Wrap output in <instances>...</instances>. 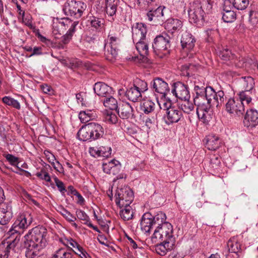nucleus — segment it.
<instances>
[{"instance_id": "f257e3e1", "label": "nucleus", "mask_w": 258, "mask_h": 258, "mask_svg": "<svg viewBox=\"0 0 258 258\" xmlns=\"http://www.w3.org/2000/svg\"><path fill=\"white\" fill-rule=\"evenodd\" d=\"M47 229L43 226H37L29 230L24 236V246L28 258H47L44 254L38 255L39 251L46 246Z\"/></svg>"}, {"instance_id": "f03ea898", "label": "nucleus", "mask_w": 258, "mask_h": 258, "mask_svg": "<svg viewBox=\"0 0 258 258\" xmlns=\"http://www.w3.org/2000/svg\"><path fill=\"white\" fill-rule=\"evenodd\" d=\"M196 96L194 101L197 106V114L200 119L204 123L207 122L210 118V102L208 99L211 96V87L194 89Z\"/></svg>"}, {"instance_id": "7ed1b4c3", "label": "nucleus", "mask_w": 258, "mask_h": 258, "mask_svg": "<svg viewBox=\"0 0 258 258\" xmlns=\"http://www.w3.org/2000/svg\"><path fill=\"white\" fill-rule=\"evenodd\" d=\"M33 218L31 215L28 213L22 214L18 216L11 227V228L7 233L8 237L13 239L18 238L19 241L20 239L21 234L23 232L24 229H27L32 223Z\"/></svg>"}, {"instance_id": "20e7f679", "label": "nucleus", "mask_w": 258, "mask_h": 258, "mask_svg": "<svg viewBox=\"0 0 258 258\" xmlns=\"http://www.w3.org/2000/svg\"><path fill=\"white\" fill-rule=\"evenodd\" d=\"M86 8V4L81 1L67 0L63 6L62 11L67 16L79 19Z\"/></svg>"}, {"instance_id": "39448f33", "label": "nucleus", "mask_w": 258, "mask_h": 258, "mask_svg": "<svg viewBox=\"0 0 258 258\" xmlns=\"http://www.w3.org/2000/svg\"><path fill=\"white\" fill-rule=\"evenodd\" d=\"M173 226L170 223H166L157 229H155L151 237L153 243L158 241H171L175 242V238L173 234Z\"/></svg>"}, {"instance_id": "423d86ee", "label": "nucleus", "mask_w": 258, "mask_h": 258, "mask_svg": "<svg viewBox=\"0 0 258 258\" xmlns=\"http://www.w3.org/2000/svg\"><path fill=\"white\" fill-rule=\"evenodd\" d=\"M170 37L167 35H158L154 40L152 47L155 54L163 58L169 53Z\"/></svg>"}, {"instance_id": "0eeeda50", "label": "nucleus", "mask_w": 258, "mask_h": 258, "mask_svg": "<svg viewBox=\"0 0 258 258\" xmlns=\"http://www.w3.org/2000/svg\"><path fill=\"white\" fill-rule=\"evenodd\" d=\"M115 203L119 207L128 206L134 200L133 191L128 187L117 188L115 194Z\"/></svg>"}, {"instance_id": "6e6552de", "label": "nucleus", "mask_w": 258, "mask_h": 258, "mask_svg": "<svg viewBox=\"0 0 258 258\" xmlns=\"http://www.w3.org/2000/svg\"><path fill=\"white\" fill-rule=\"evenodd\" d=\"M188 12L189 21L191 23H203L205 14L201 3L195 2L190 6Z\"/></svg>"}, {"instance_id": "1a4fd4ad", "label": "nucleus", "mask_w": 258, "mask_h": 258, "mask_svg": "<svg viewBox=\"0 0 258 258\" xmlns=\"http://www.w3.org/2000/svg\"><path fill=\"white\" fill-rule=\"evenodd\" d=\"M59 241L67 247L71 248L70 251H73L76 254L78 255L81 258H87L89 254L86 251L78 242L73 238H61Z\"/></svg>"}, {"instance_id": "9d476101", "label": "nucleus", "mask_w": 258, "mask_h": 258, "mask_svg": "<svg viewBox=\"0 0 258 258\" xmlns=\"http://www.w3.org/2000/svg\"><path fill=\"white\" fill-rule=\"evenodd\" d=\"M19 243L18 238L13 239L8 237L0 243V258H8L11 250L15 251V248Z\"/></svg>"}, {"instance_id": "9b49d317", "label": "nucleus", "mask_w": 258, "mask_h": 258, "mask_svg": "<svg viewBox=\"0 0 258 258\" xmlns=\"http://www.w3.org/2000/svg\"><path fill=\"white\" fill-rule=\"evenodd\" d=\"M225 109L230 114L240 116L243 114L245 108L242 103L238 100L230 98L225 104Z\"/></svg>"}, {"instance_id": "f8f14e48", "label": "nucleus", "mask_w": 258, "mask_h": 258, "mask_svg": "<svg viewBox=\"0 0 258 258\" xmlns=\"http://www.w3.org/2000/svg\"><path fill=\"white\" fill-rule=\"evenodd\" d=\"M165 7L159 6L155 10H151L149 11L147 16L148 20L150 22L154 21L156 25H161L166 20L164 14Z\"/></svg>"}, {"instance_id": "ddd939ff", "label": "nucleus", "mask_w": 258, "mask_h": 258, "mask_svg": "<svg viewBox=\"0 0 258 258\" xmlns=\"http://www.w3.org/2000/svg\"><path fill=\"white\" fill-rule=\"evenodd\" d=\"M172 92L176 97L181 100L190 98L188 87L180 82H177L174 84Z\"/></svg>"}, {"instance_id": "4468645a", "label": "nucleus", "mask_w": 258, "mask_h": 258, "mask_svg": "<svg viewBox=\"0 0 258 258\" xmlns=\"http://www.w3.org/2000/svg\"><path fill=\"white\" fill-rule=\"evenodd\" d=\"M73 23L70 19L66 18L62 21L56 20V22H54L52 25V33L56 38H58Z\"/></svg>"}, {"instance_id": "2eb2a0df", "label": "nucleus", "mask_w": 258, "mask_h": 258, "mask_svg": "<svg viewBox=\"0 0 258 258\" xmlns=\"http://www.w3.org/2000/svg\"><path fill=\"white\" fill-rule=\"evenodd\" d=\"M147 32L146 25L142 23H136L132 27V36L133 41L145 40Z\"/></svg>"}, {"instance_id": "dca6fc26", "label": "nucleus", "mask_w": 258, "mask_h": 258, "mask_svg": "<svg viewBox=\"0 0 258 258\" xmlns=\"http://www.w3.org/2000/svg\"><path fill=\"white\" fill-rule=\"evenodd\" d=\"M166 113L165 122L168 125L178 122L182 117V112L177 106L169 108Z\"/></svg>"}, {"instance_id": "f3484780", "label": "nucleus", "mask_w": 258, "mask_h": 258, "mask_svg": "<svg viewBox=\"0 0 258 258\" xmlns=\"http://www.w3.org/2000/svg\"><path fill=\"white\" fill-rule=\"evenodd\" d=\"M243 124L247 127L256 126L258 124V111L253 109L247 110L244 117Z\"/></svg>"}, {"instance_id": "a211bd4d", "label": "nucleus", "mask_w": 258, "mask_h": 258, "mask_svg": "<svg viewBox=\"0 0 258 258\" xmlns=\"http://www.w3.org/2000/svg\"><path fill=\"white\" fill-rule=\"evenodd\" d=\"M151 85L155 92L162 95L164 97L169 91L168 84L160 78L154 79L151 82Z\"/></svg>"}, {"instance_id": "6ab92c4d", "label": "nucleus", "mask_w": 258, "mask_h": 258, "mask_svg": "<svg viewBox=\"0 0 258 258\" xmlns=\"http://www.w3.org/2000/svg\"><path fill=\"white\" fill-rule=\"evenodd\" d=\"M12 217L13 213L10 204L6 203L0 204V224L6 225Z\"/></svg>"}, {"instance_id": "aec40b11", "label": "nucleus", "mask_w": 258, "mask_h": 258, "mask_svg": "<svg viewBox=\"0 0 258 258\" xmlns=\"http://www.w3.org/2000/svg\"><path fill=\"white\" fill-rule=\"evenodd\" d=\"M231 2L229 0H225L222 12V19L226 23H232L236 18V15L234 11L231 10Z\"/></svg>"}, {"instance_id": "412c9836", "label": "nucleus", "mask_w": 258, "mask_h": 258, "mask_svg": "<svg viewBox=\"0 0 258 258\" xmlns=\"http://www.w3.org/2000/svg\"><path fill=\"white\" fill-rule=\"evenodd\" d=\"M117 113L120 118L128 119L134 117V109L128 102H122L119 105Z\"/></svg>"}, {"instance_id": "4be33fe9", "label": "nucleus", "mask_w": 258, "mask_h": 258, "mask_svg": "<svg viewBox=\"0 0 258 258\" xmlns=\"http://www.w3.org/2000/svg\"><path fill=\"white\" fill-rule=\"evenodd\" d=\"M93 89L98 96L104 97L109 96L112 92L111 87L102 82L96 83Z\"/></svg>"}, {"instance_id": "5701e85b", "label": "nucleus", "mask_w": 258, "mask_h": 258, "mask_svg": "<svg viewBox=\"0 0 258 258\" xmlns=\"http://www.w3.org/2000/svg\"><path fill=\"white\" fill-rule=\"evenodd\" d=\"M212 92H213V93L211 94V96L208 99L210 102V109L212 104H216L217 107L220 106L224 103L225 100V94L223 91L220 90L216 92L212 88Z\"/></svg>"}, {"instance_id": "b1692460", "label": "nucleus", "mask_w": 258, "mask_h": 258, "mask_svg": "<svg viewBox=\"0 0 258 258\" xmlns=\"http://www.w3.org/2000/svg\"><path fill=\"white\" fill-rule=\"evenodd\" d=\"M180 42L183 49L190 50L195 46L196 40L191 33L186 31L182 34Z\"/></svg>"}, {"instance_id": "393cba45", "label": "nucleus", "mask_w": 258, "mask_h": 258, "mask_svg": "<svg viewBox=\"0 0 258 258\" xmlns=\"http://www.w3.org/2000/svg\"><path fill=\"white\" fill-rule=\"evenodd\" d=\"M89 152L91 156L95 157H108L111 154V148L107 146H101L99 148L91 147L89 149Z\"/></svg>"}, {"instance_id": "a878e982", "label": "nucleus", "mask_w": 258, "mask_h": 258, "mask_svg": "<svg viewBox=\"0 0 258 258\" xmlns=\"http://www.w3.org/2000/svg\"><path fill=\"white\" fill-rule=\"evenodd\" d=\"M155 245L156 252L161 255H165L168 251L171 250L175 245L174 242L158 241Z\"/></svg>"}, {"instance_id": "bb28decb", "label": "nucleus", "mask_w": 258, "mask_h": 258, "mask_svg": "<svg viewBox=\"0 0 258 258\" xmlns=\"http://www.w3.org/2000/svg\"><path fill=\"white\" fill-rule=\"evenodd\" d=\"M118 0H105V6L101 7V11H105L108 16L112 17L116 14Z\"/></svg>"}, {"instance_id": "cd10ccee", "label": "nucleus", "mask_w": 258, "mask_h": 258, "mask_svg": "<svg viewBox=\"0 0 258 258\" xmlns=\"http://www.w3.org/2000/svg\"><path fill=\"white\" fill-rule=\"evenodd\" d=\"M152 218V215L150 213H146L142 216L140 223L141 228L146 233L150 232L151 229L154 228Z\"/></svg>"}, {"instance_id": "c85d7f7f", "label": "nucleus", "mask_w": 258, "mask_h": 258, "mask_svg": "<svg viewBox=\"0 0 258 258\" xmlns=\"http://www.w3.org/2000/svg\"><path fill=\"white\" fill-rule=\"evenodd\" d=\"M164 27L168 31L173 33L175 31H179L182 28V22L177 19H168L166 20Z\"/></svg>"}, {"instance_id": "c756f323", "label": "nucleus", "mask_w": 258, "mask_h": 258, "mask_svg": "<svg viewBox=\"0 0 258 258\" xmlns=\"http://www.w3.org/2000/svg\"><path fill=\"white\" fill-rule=\"evenodd\" d=\"M120 43L119 33L116 31L115 27H112L108 35L105 45L110 46L117 47Z\"/></svg>"}, {"instance_id": "7c9ffc66", "label": "nucleus", "mask_w": 258, "mask_h": 258, "mask_svg": "<svg viewBox=\"0 0 258 258\" xmlns=\"http://www.w3.org/2000/svg\"><path fill=\"white\" fill-rule=\"evenodd\" d=\"M205 141L206 147L209 150H216L221 143L220 138L216 135H210L207 136Z\"/></svg>"}, {"instance_id": "2f4dec72", "label": "nucleus", "mask_w": 258, "mask_h": 258, "mask_svg": "<svg viewBox=\"0 0 258 258\" xmlns=\"http://www.w3.org/2000/svg\"><path fill=\"white\" fill-rule=\"evenodd\" d=\"M227 247L230 252L234 253L235 256L234 258L239 257V253L241 251V244L238 241L237 237L231 238L227 242Z\"/></svg>"}, {"instance_id": "473e14b6", "label": "nucleus", "mask_w": 258, "mask_h": 258, "mask_svg": "<svg viewBox=\"0 0 258 258\" xmlns=\"http://www.w3.org/2000/svg\"><path fill=\"white\" fill-rule=\"evenodd\" d=\"M89 125L93 140L98 139L103 137L104 135V128L100 124L91 122L89 123Z\"/></svg>"}, {"instance_id": "72a5a7b5", "label": "nucleus", "mask_w": 258, "mask_h": 258, "mask_svg": "<svg viewBox=\"0 0 258 258\" xmlns=\"http://www.w3.org/2000/svg\"><path fill=\"white\" fill-rule=\"evenodd\" d=\"M78 139L83 141H92V136L90 131L89 123L83 125L78 131Z\"/></svg>"}, {"instance_id": "f704fd0d", "label": "nucleus", "mask_w": 258, "mask_h": 258, "mask_svg": "<svg viewBox=\"0 0 258 258\" xmlns=\"http://www.w3.org/2000/svg\"><path fill=\"white\" fill-rule=\"evenodd\" d=\"M118 49L117 47L104 45V55L107 60L113 62L118 56Z\"/></svg>"}, {"instance_id": "c9c22d12", "label": "nucleus", "mask_w": 258, "mask_h": 258, "mask_svg": "<svg viewBox=\"0 0 258 258\" xmlns=\"http://www.w3.org/2000/svg\"><path fill=\"white\" fill-rule=\"evenodd\" d=\"M240 102L242 103L243 106L248 105L251 103L252 97L254 95V91L249 90H243L240 91L238 94Z\"/></svg>"}, {"instance_id": "e433bc0d", "label": "nucleus", "mask_w": 258, "mask_h": 258, "mask_svg": "<svg viewBox=\"0 0 258 258\" xmlns=\"http://www.w3.org/2000/svg\"><path fill=\"white\" fill-rule=\"evenodd\" d=\"M141 93L134 86L127 89L125 92L126 97L133 102H137L142 98Z\"/></svg>"}, {"instance_id": "4c0bfd02", "label": "nucleus", "mask_w": 258, "mask_h": 258, "mask_svg": "<svg viewBox=\"0 0 258 258\" xmlns=\"http://www.w3.org/2000/svg\"><path fill=\"white\" fill-rule=\"evenodd\" d=\"M152 219L153 222V226L155 229L162 226V225L164 223H168L166 221V216L165 214L162 212H159L155 216H152Z\"/></svg>"}, {"instance_id": "58836bf2", "label": "nucleus", "mask_w": 258, "mask_h": 258, "mask_svg": "<svg viewBox=\"0 0 258 258\" xmlns=\"http://www.w3.org/2000/svg\"><path fill=\"white\" fill-rule=\"evenodd\" d=\"M120 208H122L119 213L120 217L124 221H128L133 218L134 216V210L130 205Z\"/></svg>"}, {"instance_id": "ea45409f", "label": "nucleus", "mask_w": 258, "mask_h": 258, "mask_svg": "<svg viewBox=\"0 0 258 258\" xmlns=\"http://www.w3.org/2000/svg\"><path fill=\"white\" fill-rule=\"evenodd\" d=\"M155 107V103L150 100H144L140 103V110L145 114L152 112Z\"/></svg>"}, {"instance_id": "a19ab883", "label": "nucleus", "mask_w": 258, "mask_h": 258, "mask_svg": "<svg viewBox=\"0 0 258 258\" xmlns=\"http://www.w3.org/2000/svg\"><path fill=\"white\" fill-rule=\"evenodd\" d=\"M240 82L243 86V88L244 89V90L254 91L255 83L252 77L250 76L242 77Z\"/></svg>"}, {"instance_id": "79ce46f5", "label": "nucleus", "mask_w": 258, "mask_h": 258, "mask_svg": "<svg viewBox=\"0 0 258 258\" xmlns=\"http://www.w3.org/2000/svg\"><path fill=\"white\" fill-rule=\"evenodd\" d=\"M136 44V47L139 53L143 56L148 53V44L146 39L138 41H133Z\"/></svg>"}, {"instance_id": "37998d69", "label": "nucleus", "mask_w": 258, "mask_h": 258, "mask_svg": "<svg viewBox=\"0 0 258 258\" xmlns=\"http://www.w3.org/2000/svg\"><path fill=\"white\" fill-rule=\"evenodd\" d=\"M78 24V21H74L70 26V28L67 33L62 37V42L64 44H68L72 39V37L76 31V27Z\"/></svg>"}, {"instance_id": "c03bdc74", "label": "nucleus", "mask_w": 258, "mask_h": 258, "mask_svg": "<svg viewBox=\"0 0 258 258\" xmlns=\"http://www.w3.org/2000/svg\"><path fill=\"white\" fill-rule=\"evenodd\" d=\"M73 254L70 250L65 248H60L52 255L51 258H72Z\"/></svg>"}, {"instance_id": "a18cd8bd", "label": "nucleus", "mask_w": 258, "mask_h": 258, "mask_svg": "<svg viewBox=\"0 0 258 258\" xmlns=\"http://www.w3.org/2000/svg\"><path fill=\"white\" fill-rule=\"evenodd\" d=\"M103 104L110 110H117L118 107L117 100L112 96H107L103 101Z\"/></svg>"}, {"instance_id": "49530a36", "label": "nucleus", "mask_w": 258, "mask_h": 258, "mask_svg": "<svg viewBox=\"0 0 258 258\" xmlns=\"http://www.w3.org/2000/svg\"><path fill=\"white\" fill-rule=\"evenodd\" d=\"M183 102L179 104L178 107L180 108V110L184 113L189 114L191 111H194V105L191 102L189 101V99L183 100Z\"/></svg>"}, {"instance_id": "de8ad7c7", "label": "nucleus", "mask_w": 258, "mask_h": 258, "mask_svg": "<svg viewBox=\"0 0 258 258\" xmlns=\"http://www.w3.org/2000/svg\"><path fill=\"white\" fill-rule=\"evenodd\" d=\"M103 120L107 123L116 124L118 121V117L115 113L109 111L104 114Z\"/></svg>"}, {"instance_id": "09e8293b", "label": "nucleus", "mask_w": 258, "mask_h": 258, "mask_svg": "<svg viewBox=\"0 0 258 258\" xmlns=\"http://www.w3.org/2000/svg\"><path fill=\"white\" fill-rule=\"evenodd\" d=\"M2 101L5 104L15 108L17 109H20L21 108L19 102L10 96H5L2 98Z\"/></svg>"}, {"instance_id": "8fccbe9b", "label": "nucleus", "mask_w": 258, "mask_h": 258, "mask_svg": "<svg viewBox=\"0 0 258 258\" xmlns=\"http://www.w3.org/2000/svg\"><path fill=\"white\" fill-rule=\"evenodd\" d=\"M195 67L192 64H185L181 67V75L188 77H191Z\"/></svg>"}, {"instance_id": "3c124183", "label": "nucleus", "mask_w": 258, "mask_h": 258, "mask_svg": "<svg viewBox=\"0 0 258 258\" xmlns=\"http://www.w3.org/2000/svg\"><path fill=\"white\" fill-rule=\"evenodd\" d=\"M79 117L82 123H86L93 118L92 111H82L79 114Z\"/></svg>"}, {"instance_id": "603ef678", "label": "nucleus", "mask_w": 258, "mask_h": 258, "mask_svg": "<svg viewBox=\"0 0 258 258\" xmlns=\"http://www.w3.org/2000/svg\"><path fill=\"white\" fill-rule=\"evenodd\" d=\"M249 0H233V6L238 10H245L249 5Z\"/></svg>"}, {"instance_id": "864d4df0", "label": "nucleus", "mask_w": 258, "mask_h": 258, "mask_svg": "<svg viewBox=\"0 0 258 258\" xmlns=\"http://www.w3.org/2000/svg\"><path fill=\"white\" fill-rule=\"evenodd\" d=\"M89 21L92 27L96 29L101 28L104 23V20L103 19L97 18L94 16L90 17Z\"/></svg>"}, {"instance_id": "5fc2aeb1", "label": "nucleus", "mask_w": 258, "mask_h": 258, "mask_svg": "<svg viewBox=\"0 0 258 258\" xmlns=\"http://www.w3.org/2000/svg\"><path fill=\"white\" fill-rule=\"evenodd\" d=\"M220 57L224 60H233L234 56L232 54L231 51L228 49H224L219 52Z\"/></svg>"}, {"instance_id": "6e6d98bb", "label": "nucleus", "mask_w": 258, "mask_h": 258, "mask_svg": "<svg viewBox=\"0 0 258 258\" xmlns=\"http://www.w3.org/2000/svg\"><path fill=\"white\" fill-rule=\"evenodd\" d=\"M134 86L138 89L141 93L148 90V85L147 82L140 79H137L136 81Z\"/></svg>"}, {"instance_id": "4d7b16f0", "label": "nucleus", "mask_w": 258, "mask_h": 258, "mask_svg": "<svg viewBox=\"0 0 258 258\" xmlns=\"http://www.w3.org/2000/svg\"><path fill=\"white\" fill-rule=\"evenodd\" d=\"M59 213L67 221L69 222H74L76 220V218L75 216L63 207L60 208Z\"/></svg>"}, {"instance_id": "13d9d810", "label": "nucleus", "mask_w": 258, "mask_h": 258, "mask_svg": "<svg viewBox=\"0 0 258 258\" xmlns=\"http://www.w3.org/2000/svg\"><path fill=\"white\" fill-rule=\"evenodd\" d=\"M76 214L79 219L83 221V224L87 225L90 222L89 217L84 211L78 209L76 210Z\"/></svg>"}, {"instance_id": "bf43d9fd", "label": "nucleus", "mask_w": 258, "mask_h": 258, "mask_svg": "<svg viewBox=\"0 0 258 258\" xmlns=\"http://www.w3.org/2000/svg\"><path fill=\"white\" fill-rule=\"evenodd\" d=\"M194 89L208 87L205 83L204 79L202 77L195 78L194 81Z\"/></svg>"}, {"instance_id": "052dcab7", "label": "nucleus", "mask_w": 258, "mask_h": 258, "mask_svg": "<svg viewBox=\"0 0 258 258\" xmlns=\"http://www.w3.org/2000/svg\"><path fill=\"white\" fill-rule=\"evenodd\" d=\"M158 104L161 109L166 110V111H168L169 108L173 107L172 106L171 101L165 99H161V100L158 102Z\"/></svg>"}, {"instance_id": "680f3d73", "label": "nucleus", "mask_w": 258, "mask_h": 258, "mask_svg": "<svg viewBox=\"0 0 258 258\" xmlns=\"http://www.w3.org/2000/svg\"><path fill=\"white\" fill-rule=\"evenodd\" d=\"M23 22L25 25L28 26L30 29L33 30L35 32L36 29L35 25L32 23V17L30 15H24L22 17Z\"/></svg>"}, {"instance_id": "e2e57ef3", "label": "nucleus", "mask_w": 258, "mask_h": 258, "mask_svg": "<svg viewBox=\"0 0 258 258\" xmlns=\"http://www.w3.org/2000/svg\"><path fill=\"white\" fill-rule=\"evenodd\" d=\"M121 168V164L119 162L115 159H114V164L112 169L108 173L109 174L116 175L118 174Z\"/></svg>"}, {"instance_id": "0e129e2a", "label": "nucleus", "mask_w": 258, "mask_h": 258, "mask_svg": "<svg viewBox=\"0 0 258 258\" xmlns=\"http://www.w3.org/2000/svg\"><path fill=\"white\" fill-rule=\"evenodd\" d=\"M36 175L39 178L44 180L47 182H50L51 180L49 174L44 169L41 170L39 172H37Z\"/></svg>"}, {"instance_id": "69168bd1", "label": "nucleus", "mask_w": 258, "mask_h": 258, "mask_svg": "<svg viewBox=\"0 0 258 258\" xmlns=\"http://www.w3.org/2000/svg\"><path fill=\"white\" fill-rule=\"evenodd\" d=\"M5 158L12 165L15 166L19 163V158L12 154H7Z\"/></svg>"}, {"instance_id": "338daca9", "label": "nucleus", "mask_w": 258, "mask_h": 258, "mask_svg": "<svg viewBox=\"0 0 258 258\" xmlns=\"http://www.w3.org/2000/svg\"><path fill=\"white\" fill-rule=\"evenodd\" d=\"M114 164V159L108 162L104 163L102 165L103 170L104 172L108 174L112 168Z\"/></svg>"}, {"instance_id": "774afa93", "label": "nucleus", "mask_w": 258, "mask_h": 258, "mask_svg": "<svg viewBox=\"0 0 258 258\" xmlns=\"http://www.w3.org/2000/svg\"><path fill=\"white\" fill-rule=\"evenodd\" d=\"M216 32L213 30H208L206 31L205 39L206 41L211 43L213 41L214 36Z\"/></svg>"}]
</instances>
